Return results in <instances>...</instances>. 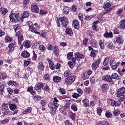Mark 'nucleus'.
Segmentation results:
<instances>
[{"instance_id":"1","label":"nucleus","mask_w":125,"mask_h":125,"mask_svg":"<svg viewBox=\"0 0 125 125\" xmlns=\"http://www.w3.org/2000/svg\"><path fill=\"white\" fill-rule=\"evenodd\" d=\"M29 16H30V13H29L28 11H26L23 12L21 18H20V13L17 12L15 14H10L9 15V18L11 22H18L19 20L23 21V19H24V18H27Z\"/></svg>"},{"instance_id":"2","label":"nucleus","mask_w":125,"mask_h":125,"mask_svg":"<svg viewBox=\"0 0 125 125\" xmlns=\"http://www.w3.org/2000/svg\"><path fill=\"white\" fill-rule=\"evenodd\" d=\"M60 21L62 22V26L63 27V28H66L68 25V19L66 18V17H60L59 19H57L58 27L61 26L60 23H59Z\"/></svg>"},{"instance_id":"3","label":"nucleus","mask_w":125,"mask_h":125,"mask_svg":"<svg viewBox=\"0 0 125 125\" xmlns=\"http://www.w3.org/2000/svg\"><path fill=\"white\" fill-rule=\"evenodd\" d=\"M59 102H53V104H50L49 106L50 112L53 115H55L56 113V109L59 106Z\"/></svg>"},{"instance_id":"4","label":"nucleus","mask_w":125,"mask_h":125,"mask_svg":"<svg viewBox=\"0 0 125 125\" xmlns=\"http://www.w3.org/2000/svg\"><path fill=\"white\" fill-rule=\"evenodd\" d=\"M114 43H118L119 45L124 43V38L122 35H119L117 37H114L113 39Z\"/></svg>"},{"instance_id":"5","label":"nucleus","mask_w":125,"mask_h":125,"mask_svg":"<svg viewBox=\"0 0 125 125\" xmlns=\"http://www.w3.org/2000/svg\"><path fill=\"white\" fill-rule=\"evenodd\" d=\"M28 26L29 27V30L31 31V32H32V33H35V34H38V35H40V32H38V29L34 26V24H33V22L31 21H29L28 22Z\"/></svg>"},{"instance_id":"6","label":"nucleus","mask_w":125,"mask_h":125,"mask_svg":"<svg viewBox=\"0 0 125 125\" xmlns=\"http://www.w3.org/2000/svg\"><path fill=\"white\" fill-rule=\"evenodd\" d=\"M101 62V60H100V59L95 61L92 64V70L94 71H96L97 68L99 67V64H100Z\"/></svg>"},{"instance_id":"7","label":"nucleus","mask_w":125,"mask_h":125,"mask_svg":"<svg viewBox=\"0 0 125 125\" xmlns=\"http://www.w3.org/2000/svg\"><path fill=\"white\" fill-rule=\"evenodd\" d=\"M107 103L111 105V106H115V107H120L121 104V103H116V101L111 99L107 100Z\"/></svg>"},{"instance_id":"8","label":"nucleus","mask_w":125,"mask_h":125,"mask_svg":"<svg viewBox=\"0 0 125 125\" xmlns=\"http://www.w3.org/2000/svg\"><path fill=\"white\" fill-rule=\"evenodd\" d=\"M109 64L112 69H117V67H118V65L121 64V62H116V61L111 60L109 62Z\"/></svg>"},{"instance_id":"9","label":"nucleus","mask_w":125,"mask_h":125,"mask_svg":"<svg viewBox=\"0 0 125 125\" xmlns=\"http://www.w3.org/2000/svg\"><path fill=\"white\" fill-rule=\"evenodd\" d=\"M111 4L110 3H106L103 6V8L105 10V13H109L112 9H111Z\"/></svg>"},{"instance_id":"10","label":"nucleus","mask_w":125,"mask_h":125,"mask_svg":"<svg viewBox=\"0 0 125 125\" xmlns=\"http://www.w3.org/2000/svg\"><path fill=\"white\" fill-rule=\"evenodd\" d=\"M102 80L104 82H107V83H112L113 82V80L112 79V77L110 76L109 75H107L106 76H103Z\"/></svg>"},{"instance_id":"11","label":"nucleus","mask_w":125,"mask_h":125,"mask_svg":"<svg viewBox=\"0 0 125 125\" xmlns=\"http://www.w3.org/2000/svg\"><path fill=\"white\" fill-rule=\"evenodd\" d=\"M73 82L74 80H73L72 77H67L64 80V83L66 85H70V84H71V83H73Z\"/></svg>"},{"instance_id":"12","label":"nucleus","mask_w":125,"mask_h":125,"mask_svg":"<svg viewBox=\"0 0 125 125\" xmlns=\"http://www.w3.org/2000/svg\"><path fill=\"white\" fill-rule=\"evenodd\" d=\"M72 26L75 28V29L79 30L80 29V23L79 22V21L77 20H74L73 21Z\"/></svg>"},{"instance_id":"13","label":"nucleus","mask_w":125,"mask_h":125,"mask_svg":"<svg viewBox=\"0 0 125 125\" xmlns=\"http://www.w3.org/2000/svg\"><path fill=\"white\" fill-rule=\"evenodd\" d=\"M31 10L33 12H35V13H38L39 11H40L39 7H38L37 5L35 4L31 5Z\"/></svg>"},{"instance_id":"14","label":"nucleus","mask_w":125,"mask_h":125,"mask_svg":"<svg viewBox=\"0 0 125 125\" xmlns=\"http://www.w3.org/2000/svg\"><path fill=\"white\" fill-rule=\"evenodd\" d=\"M23 46L26 48H30L32 46V42L30 41H25L23 42Z\"/></svg>"},{"instance_id":"15","label":"nucleus","mask_w":125,"mask_h":125,"mask_svg":"<svg viewBox=\"0 0 125 125\" xmlns=\"http://www.w3.org/2000/svg\"><path fill=\"white\" fill-rule=\"evenodd\" d=\"M117 94L119 95H124L125 94V88L121 87L119 88L117 92Z\"/></svg>"},{"instance_id":"16","label":"nucleus","mask_w":125,"mask_h":125,"mask_svg":"<svg viewBox=\"0 0 125 125\" xmlns=\"http://www.w3.org/2000/svg\"><path fill=\"white\" fill-rule=\"evenodd\" d=\"M35 89L38 91V90H41L42 88H43V84L42 83H38L36 85H35Z\"/></svg>"},{"instance_id":"17","label":"nucleus","mask_w":125,"mask_h":125,"mask_svg":"<svg viewBox=\"0 0 125 125\" xmlns=\"http://www.w3.org/2000/svg\"><path fill=\"white\" fill-rule=\"evenodd\" d=\"M75 56L77 58L78 61H81V59H83L84 57L83 55L81 53H75Z\"/></svg>"},{"instance_id":"18","label":"nucleus","mask_w":125,"mask_h":125,"mask_svg":"<svg viewBox=\"0 0 125 125\" xmlns=\"http://www.w3.org/2000/svg\"><path fill=\"white\" fill-rule=\"evenodd\" d=\"M109 89V85L108 84H104L102 85V90L103 91H104V92H106V91H108V90Z\"/></svg>"},{"instance_id":"19","label":"nucleus","mask_w":125,"mask_h":125,"mask_svg":"<svg viewBox=\"0 0 125 125\" xmlns=\"http://www.w3.org/2000/svg\"><path fill=\"white\" fill-rule=\"evenodd\" d=\"M33 109L31 107H28L24 111L22 112V115H27L30 114L32 112Z\"/></svg>"},{"instance_id":"20","label":"nucleus","mask_w":125,"mask_h":125,"mask_svg":"<svg viewBox=\"0 0 125 125\" xmlns=\"http://www.w3.org/2000/svg\"><path fill=\"white\" fill-rule=\"evenodd\" d=\"M120 28L122 30H125V19L121 21Z\"/></svg>"},{"instance_id":"21","label":"nucleus","mask_w":125,"mask_h":125,"mask_svg":"<svg viewBox=\"0 0 125 125\" xmlns=\"http://www.w3.org/2000/svg\"><path fill=\"white\" fill-rule=\"evenodd\" d=\"M71 75L72 73L71 72V70H67L64 72V77H65V78H69L70 77H72L71 76Z\"/></svg>"},{"instance_id":"22","label":"nucleus","mask_w":125,"mask_h":125,"mask_svg":"<svg viewBox=\"0 0 125 125\" xmlns=\"http://www.w3.org/2000/svg\"><path fill=\"white\" fill-rule=\"evenodd\" d=\"M117 97H118V100L119 102V103L123 102V100L125 99V95H117Z\"/></svg>"},{"instance_id":"23","label":"nucleus","mask_w":125,"mask_h":125,"mask_svg":"<svg viewBox=\"0 0 125 125\" xmlns=\"http://www.w3.org/2000/svg\"><path fill=\"white\" fill-rule=\"evenodd\" d=\"M21 56L24 58H28V57H30V53H29L27 51H23L21 53Z\"/></svg>"},{"instance_id":"24","label":"nucleus","mask_w":125,"mask_h":125,"mask_svg":"<svg viewBox=\"0 0 125 125\" xmlns=\"http://www.w3.org/2000/svg\"><path fill=\"white\" fill-rule=\"evenodd\" d=\"M2 113L5 116H9L10 115V110L9 109H2Z\"/></svg>"},{"instance_id":"25","label":"nucleus","mask_w":125,"mask_h":125,"mask_svg":"<svg viewBox=\"0 0 125 125\" xmlns=\"http://www.w3.org/2000/svg\"><path fill=\"white\" fill-rule=\"evenodd\" d=\"M104 37L106 38H110V39H112V38H113V33H108L106 32L104 34Z\"/></svg>"},{"instance_id":"26","label":"nucleus","mask_w":125,"mask_h":125,"mask_svg":"<svg viewBox=\"0 0 125 125\" xmlns=\"http://www.w3.org/2000/svg\"><path fill=\"white\" fill-rule=\"evenodd\" d=\"M47 61L49 62V66L50 68V69L54 70L55 65H54L53 62L50 59H48Z\"/></svg>"},{"instance_id":"27","label":"nucleus","mask_w":125,"mask_h":125,"mask_svg":"<svg viewBox=\"0 0 125 125\" xmlns=\"http://www.w3.org/2000/svg\"><path fill=\"white\" fill-rule=\"evenodd\" d=\"M83 102L84 107H88L89 106V101L88 99L85 98L83 100Z\"/></svg>"},{"instance_id":"28","label":"nucleus","mask_w":125,"mask_h":125,"mask_svg":"<svg viewBox=\"0 0 125 125\" xmlns=\"http://www.w3.org/2000/svg\"><path fill=\"white\" fill-rule=\"evenodd\" d=\"M61 77L57 76H55L53 78V81L54 83H59L61 81Z\"/></svg>"},{"instance_id":"29","label":"nucleus","mask_w":125,"mask_h":125,"mask_svg":"<svg viewBox=\"0 0 125 125\" xmlns=\"http://www.w3.org/2000/svg\"><path fill=\"white\" fill-rule=\"evenodd\" d=\"M15 43H11L9 44L8 47L9 48V51H13L14 50V48H15Z\"/></svg>"},{"instance_id":"30","label":"nucleus","mask_w":125,"mask_h":125,"mask_svg":"<svg viewBox=\"0 0 125 125\" xmlns=\"http://www.w3.org/2000/svg\"><path fill=\"white\" fill-rule=\"evenodd\" d=\"M7 9L5 8H0V12L2 15H5L6 13L8 12Z\"/></svg>"},{"instance_id":"31","label":"nucleus","mask_w":125,"mask_h":125,"mask_svg":"<svg viewBox=\"0 0 125 125\" xmlns=\"http://www.w3.org/2000/svg\"><path fill=\"white\" fill-rule=\"evenodd\" d=\"M91 45L93 47H96L97 45V41L94 39H92L90 42Z\"/></svg>"},{"instance_id":"32","label":"nucleus","mask_w":125,"mask_h":125,"mask_svg":"<svg viewBox=\"0 0 125 125\" xmlns=\"http://www.w3.org/2000/svg\"><path fill=\"white\" fill-rule=\"evenodd\" d=\"M38 68V69L41 70V71H43V70H44V65H43L42 62H40L39 63Z\"/></svg>"},{"instance_id":"33","label":"nucleus","mask_w":125,"mask_h":125,"mask_svg":"<svg viewBox=\"0 0 125 125\" xmlns=\"http://www.w3.org/2000/svg\"><path fill=\"white\" fill-rule=\"evenodd\" d=\"M112 80H119L120 79V77H119V75H118V74L114 73H113L111 76Z\"/></svg>"},{"instance_id":"34","label":"nucleus","mask_w":125,"mask_h":125,"mask_svg":"<svg viewBox=\"0 0 125 125\" xmlns=\"http://www.w3.org/2000/svg\"><path fill=\"white\" fill-rule=\"evenodd\" d=\"M33 99L35 102H38V100H42V97L38 95H35L33 96Z\"/></svg>"},{"instance_id":"35","label":"nucleus","mask_w":125,"mask_h":125,"mask_svg":"<svg viewBox=\"0 0 125 125\" xmlns=\"http://www.w3.org/2000/svg\"><path fill=\"white\" fill-rule=\"evenodd\" d=\"M110 61V59L108 57H106L104 59V62H103V65L104 66H107L108 64H109V62Z\"/></svg>"},{"instance_id":"36","label":"nucleus","mask_w":125,"mask_h":125,"mask_svg":"<svg viewBox=\"0 0 125 125\" xmlns=\"http://www.w3.org/2000/svg\"><path fill=\"white\" fill-rule=\"evenodd\" d=\"M65 33H66V34H67V35H70V36L73 35V33H72V29L70 27H67L66 28Z\"/></svg>"},{"instance_id":"37","label":"nucleus","mask_w":125,"mask_h":125,"mask_svg":"<svg viewBox=\"0 0 125 125\" xmlns=\"http://www.w3.org/2000/svg\"><path fill=\"white\" fill-rule=\"evenodd\" d=\"M23 40H24L23 35H21L20 37H18V42L20 45L21 44L22 42H23Z\"/></svg>"},{"instance_id":"38","label":"nucleus","mask_w":125,"mask_h":125,"mask_svg":"<svg viewBox=\"0 0 125 125\" xmlns=\"http://www.w3.org/2000/svg\"><path fill=\"white\" fill-rule=\"evenodd\" d=\"M105 116L106 118H111L113 117V114H112V113L110 111L107 110L105 112Z\"/></svg>"},{"instance_id":"39","label":"nucleus","mask_w":125,"mask_h":125,"mask_svg":"<svg viewBox=\"0 0 125 125\" xmlns=\"http://www.w3.org/2000/svg\"><path fill=\"white\" fill-rule=\"evenodd\" d=\"M17 107V106L15 104H9V108L10 110H11V111H14V110H15Z\"/></svg>"},{"instance_id":"40","label":"nucleus","mask_w":125,"mask_h":125,"mask_svg":"<svg viewBox=\"0 0 125 125\" xmlns=\"http://www.w3.org/2000/svg\"><path fill=\"white\" fill-rule=\"evenodd\" d=\"M4 93V85H0V95H2Z\"/></svg>"},{"instance_id":"41","label":"nucleus","mask_w":125,"mask_h":125,"mask_svg":"<svg viewBox=\"0 0 125 125\" xmlns=\"http://www.w3.org/2000/svg\"><path fill=\"white\" fill-rule=\"evenodd\" d=\"M121 113V112L119 109H115L113 111V114L114 116H119L120 114Z\"/></svg>"},{"instance_id":"42","label":"nucleus","mask_w":125,"mask_h":125,"mask_svg":"<svg viewBox=\"0 0 125 125\" xmlns=\"http://www.w3.org/2000/svg\"><path fill=\"white\" fill-rule=\"evenodd\" d=\"M89 78V76L88 75L85 73H83L82 74V79L83 80H87V79H88Z\"/></svg>"},{"instance_id":"43","label":"nucleus","mask_w":125,"mask_h":125,"mask_svg":"<svg viewBox=\"0 0 125 125\" xmlns=\"http://www.w3.org/2000/svg\"><path fill=\"white\" fill-rule=\"evenodd\" d=\"M63 13L64 14H69V8L68 7H64L63 9Z\"/></svg>"},{"instance_id":"44","label":"nucleus","mask_w":125,"mask_h":125,"mask_svg":"<svg viewBox=\"0 0 125 125\" xmlns=\"http://www.w3.org/2000/svg\"><path fill=\"white\" fill-rule=\"evenodd\" d=\"M5 40V42H10L11 41H12L11 37H10V36H6Z\"/></svg>"},{"instance_id":"45","label":"nucleus","mask_w":125,"mask_h":125,"mask_svg":"<svg viewBox=\"0 0 125 125\" xmlns=\"http://www.w3.org/2000/svg\"><path fill=\"white\" fill-rule=\"evenodd\" d=\"M96 53H97V50H93L91 51L90 55L92 57H95L96 56Z\"/></svg>"},{"instance_id":"46","label":"nucleus","mask_w":125,"mask_h":125,"mask_svg":"<svg viewBox=\"0 0 125 125\" xmlns=\"http://www.w3.org/2000/svg\"><path fill=\"white\" fill-rule=\"evenodd\" d=\"M108 125V122L105 121H100L98 125Z\"/></svg>"},{"instance_id":"47","label":"nucleus","mask_w":125,"mask_h":125,"mask_svg":"<svg viewBox=\"0 0 125 125\" xmlns=\"http://www.w3.org/2000/svg\"><path fill=\"white\" fill-rule=\"evenodd\" d=\"M68 64L71 69H73L74 66H75V63L73 62L72 61H69Z\"/></svg>"},{"instance_id":"48","label":"nucleus","mask_w":125,"mask_h":125,"mask_svg":"<svg viewBox=\"0 0 125 125\" xmlns=\"http://www.w3.org/2000/svg\"><path fill=\"white\" fill-rule=\"evenodd\" d=\"M14 29L15 30V32H17V31H18V30H19L20 29V26L19 25V24H16L14 25Z\"/></svg>"},{"instance_id":"49","label":"nucleus","mask_w":125,"mask_h":125,"mask_svg":"<svg viewBox=\"0 0 125 125\" xmlns=\"http://www.w3.org/2000/svg\"><path fill=\"white\" fill-rule=\"evenodd\" d=\"M103 111V108L101 107H99L97 110V113L98 114L99 116H101V113H102Z\"/></svg>"},{"instance_id":"50","label":"nucleus","mask_w":125,"mask_h":125,"mask_svg":"<svg viewBox=\"0 0 125 125\" xmlns=\"http://www.w3.org/2000/svg\"><path fill=\"white\" fill-rule=\"evenodd\" d=\"M39 49L41 51H44V50H45V47H44V46H43V45L41 44L39 46Z\"/></svg>"},{"instance_id":"51","label":"nucleus","mask_w":125,"mask_h":125,"mask_svg":"<svg viewBox=\"0 0 125 125\" xmlns=\"http://www.w3.org/2000/svg\"><path fill=\"white\" fill-rule=\"evenodd\" d=\"M59 50V49H58V47L56 45L53 46V51L55 52V53H56V54H58Z\"/></svg>"},{"instance_id":"52","label":"nucleus","mask_w":125,"mask_h":125,"mask_svg":"<svg viewBox=\"0 0 125 125\" xmlns=\"http://www.w3.org/2000/svg\"><path fill=\"white\" fill-rule=\"evenodd\" d=\"M71 109L74 111V112H77V111H78V108H77V106L75 105V104H73L71 105Z\"/></svg>"},{"instance_id":"53","label":"nucleus","mask_w":125,"mask_h":125,"mask_svg":"<svg viewBox=\"0 0 125 125\" xmlns=\"http://www.w3.org/2000/svg\"><path fill=\"white\" fill-rule=\"evenodd\" d=\"M44 80L45 81H48L50 79V75L48 74H46V75H44L43 77Z\"/></svg>"},{"instance_id":"54","label":"nucleus","mask_w":125,"mask_h":125,"mask_svg":"<svg viewBox=\"0 0 125 125\" xmlns=\"http://www.w3.org/2000/svg\"><path fill=\"white\" fill-rule=\"evenodd\" d=\"M9 122L8 119H4L2 121H0V124L1 125H5L6 124H7V122Z\"/></svg>"},{"instance_id":"55","label":"nucleus","mask_w":125,"mask_h":125,"mask_svg":"<svg viewBox=\"0 0 125 125\" xmlns=\"http://www.w3.org/2000/svg\"><path fill=\"white\" fill-rule=\"evenodd\" d=\"M100 48L102 49H103V48H104V42L102 40H101L100 41Z\"/></svg>"},{"instance_id":"56","label":"nucleus","mask_w":125,"mask_h":125,"mask_svg":"<svg viewBox=\"0 0 125 125\" xmlns=\"http://www.w3.org/2000/svg\"><path fill=\"white\" fill-rule=\"evenodd\" d=\"M7 107H8V104H2V110H5L6 109H8L7 108Z\"/></svg>"},{"instance_id":"57","label":"nucleus","mask_w":125,"mask_h":125,"mask_svg":"<svg viewBox=\"0 0 125 125\" xmlns=\"http://www.w3.org/2000/svg\"><path fill=\"white\" fill-rule=\"evenodd\" d=\"M124 12V9L123 8L119 9V10L116 12V14L117 15H120V14H122Z\"/></svg>"},{"instance_id":"58","label":"nucleus","mask_w":125,"mask_h":125,"mask_svg":"<svg viewBox=\"0 0 125 125\" xmlns=\"http://www.w3.org/2000/svg\"><path fill=\"white\" fill-rule=\"evenodd\" d=\"M73 52H70L67 54V59L70 60L73 57Z\"/></svg>"},{"instance_id":"59","label":"nucleus","mask_w":125,"mask_h":125,"mask_svg":"<svg viewBox=\"0 0 125 125\" xmlns=\"http://www.w3.org/2000/svg\"><path fill=\"white\" fill-rule=\"evenodd\" d=\"M83 43L84 45H87L88 44V39L85 38L83 40Z\"/></svg>"},{"instance_id":"60","label":"nucleus","mask_w":125,"mask_h":125,"mask_svg":"<svg viewBox=\"0 0 125 125\" xmlns=\"http://www.w3.org/2000/svg\"><path fill=\"white\" fill-rule=\"evenodd\" d=\"M70 118L71 119V120H75L76 119V117H75L74 113H73V112H71L70 113Z\"/></svg>"},{"instance_id":"61","label":"nucleus","mask_w":125,"mask_h":125,"mask_svg":"<svg viewBox=\"0 0 125 125\" xmlns=\"http://www.w3.org/2000/svg\"><path fill=\"white\" fill-rule=\"evenodd\" d=\"M30 63H31V62H30V61H25L24 62V66L27 67L28 65H29Z\"/></svg>"},{"instance_id":"62","label":"nucleus","mask_w":125,"mask_h":125,"mask_svg":"<svg viewBox=\"0 0 125 125\" xmlns=\"http://www.w3.org/2000/svg\"><path fill=\"white\" fill-rule=\"evenodd\" d=\"M33 56L32 57V59L34 60H37V54H36V53L34 51H33Z\"/></svg>"},{"instance_id":"63","label":"nucleus","mask_w":125,"mask_h":125,"mask_svg":"<svg viewBox=\"0 0 125 125\" xmlns=\"http://www.w3.org/2000/svg\"><path fill=\"white\" fill-rule=\"evenodd\" d=\"M46 13H47V12H46V11H44L43 10H40V14H41L42 15H44L45 14H46Z\"/></svg>"},{"instance_id":"64","label":"nucleus","mask_w":125,"mask_h":125,"mask_svg":"<svg viewBox=\"0 0 125 125\" xmlns=\"http://www.w3.org/2000/svg\"><path fill=\"white\" fill-rule=\"evenodd\" d=\"M64 124L65 125H72V123L70 122L69 120H67L65 122H64Z\"/></svg>"}]
</instances>
